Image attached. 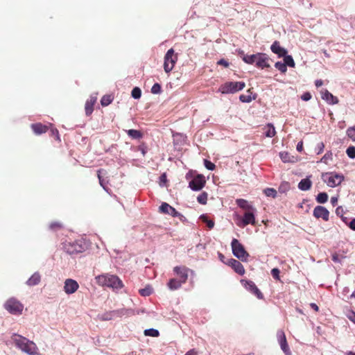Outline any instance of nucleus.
Masks as SVG:
<instances>
[{
  "label": "nucleus",
  "mask_w": 355,
  "mask_h": 355,
  "mask_svg": "<svg viewBox=\"0 0 355 355\" xmlns=\"http://www.w3.org/2000/svg\"><path fill=\"white\" fill-rule=\"evenodd\" d=\"M322 84H323V81L322 80H316L315 81V85L317 87L322 86Z\"/></svg>",
  "instance_id": "nucleus-62"
},
{
  "label": "nucleus",
  "mask_w": 355,
  "mask_h": 355,
  "mask_svg": "<svg viewBox=\"0 0 355 355\" xmlns=\"http://www.w3.org/2000/svg\"><path fill=\"white\" fill-rule=\"evenodd\" d=\"M348 227L355 231V218H353L348 224Z\"/></svg>",
  "instance_id": "nucleus-57"
},
{
  "label": "nucleus",
  "mask_w": 355,
  "mask_h": 355,
  "mask_svg": "<svg viewBox=\"0 0 355 355\" xmlns=\"http://www.w3.org/2000/svg\"><path fill=\"white\" fill-rule=\"evenodd\" d=\"M161 91V85L159 83H155L151 88V92L154 94H158Z\"/></svg>",
  "instance_id": "nucleus-44"
},
{
  "label": "nucleus",
  "mask_w": 355,
  "mask_h": 355,
  "mask_svg": "<svg viewBox=\"0 0 355 355\" xmlns=\"http://www.w3.org/2000/svg\"><path fill=\"white\" fill-rule=\"evenodd\" d=\"M241 282L246 290L251 292L252 294L255 295L257 297V298L263 299V295L262 293L259 291V289L257 288V286L252 281L241 280Z\"/></svg>",
  "instance_id": "nucleus-10"
},
{
  "label": "nucleus",
  "mask_w": 355,
  "mask_h": 355,
  "mask_svg": "<svg viewBox=\"0 0 355 355\" xmlns=\"http://www.w3.org/2000/svg\"><path fill=\"white\" fill-rule=\"evenodd\" d=\"M144 335L151 337H157L159 333V331L155 329H148L144 331Z\"/></svg>",
  "instance_id": "nucleus-32"
},
{
  "label": "nucleus",
  "mask_w": 355,
  "mask_h": 355,
  "mask_svg": "<svg viewBox=\"0 0 355 355\" xmlns=\"http://www.w3.org/2000/svg\"><path fill=\"white\" fill-rule=\"evenodd\" d=\"M346 153L349 158H352V159L355 158V147L354 146L348 147L346 150Z\"/></svg>",
  "instance_id": "nucleus-43"
},
{
  "label": "nucleus",
  "mask_w": 355,
  "mask_h": 355,
  "mask_svg": "<svg viewBox=\"0 0 355 355\" xmlns=\"http://www.w3.org/2000/svg\"><path fill=\"white\" fill-rule=\"evenodd\" d=\"M236 204L239 207H240L242 209H246L247 211H255V208H254L252 205H248V201L244 199H237Z\"/></svg>",
  "instance_id": "nucleus-27"
},
{
  "label": "nucleus",
  "mask_w": 355,
  "mask_h": 355,
  "mask_svg": "<svg viewBox=\"0 0 355 355\" xmlns=\"http://www.w3.org/2000/svg\"><path fill=\"white\" fill-rule=\"evenodd\" d=\"M205 166L209 171H213L215 168V165L214 163L211 162L210 161H208L207 159H205L204 161Z\"/></svg>",
  "instance_id": "nucleus-48"
},
{
  "label": "nucleus",
  "mask_w": 355,
  "mask_h": 355,
  "mask_svg": "<svg viewBox=\"0 0 355 355\" xmlns=\"http://www.w3.org/2000/svg\"><path fill=\"white\" fill-rule=\"evenodd\" d=\"M301 98L304 101H308L311 98V94L309 92H305L302 95Z\"/></svg>",
  "instance_id": "nucleus-52"
},
{
  "label": "nucleus",
  "mask_w": 355,
  "mask_h": 355,
  "mask_svg": "<svg viewBox=\"0 0 355 355\" xmlns=\"http://www.w3.org/2000/svg\"><path fill=\"white\" fill-rule=\"evenodd\" d=\"M281 349H282V351L284 352V354L286 355H291V352L290 351V349L288 347V345L287 344V343L281 346Z\"/></svg>",
  "instance_id": "nucleus-50"
},
{
  "label": "nucleus",
  "mask_w": 355,
  "mask_h": 355,
  "mask_svg": "<svg viewBox=\"0 0 355 355\" xmlns=\"http://www.w3.org/2000/svg\"><path fill=\"white\" fill-rule=\"evenodd\" d=\"M79 288L78 283L73 279H67L64 282V291L67 295L76 293Z\"/></svg>",
  "instance_id": "nucleus-11"
},
{
  "label": "nucleus",
  "mask_w": 355,
  "mask_h": 355,
  "mask_svg": "<svg viewBox=\"0 0 355 355\" xmlns=\"http://www.w3.org/2000/svg\"><path fill=\"white\" fill-rule=\"evenodd\" d=\"M112 101V98L110 95L103 96L101 100V103L103 106H107L110 105Z\"/></svg>",
  "instance_id": "nucleus-38"
},
{
  "label": "nucleus",
  "mask_w": 355,
  "mask_h": 355,
  "mask_svg": "<svg viewBox=\"0 0 355 355\" xmlns=\"http://www.w3.org/2000/svg\"><path fill=\"white\" fill-rule=\"evenodd\" d=\"M131 95L133 98L139 99L141 96V91L139 87H136L132 89Z\"/></svg>",
  "instance_id": "nucleus-40"
},
{
  "label": "nucleus",
  "mask_w": 355,
  "mask_h": 355,
  "mask_svg": "<svg viewBox=\"0 0 355 355\" xmlns=\"http://www.w3.org/2000/svg\"><path fill=\"white\" fill-rule=\"evenodd\" d=\"M233 254L242 261H247L249 254L245 251L243 245L236 239H233L231 243Z\"/></svg>",
  "instance_id": "nucleus-5"
},
{
  "label": "nucleus",
  "mask_w": 355,
  "mask_h": 355,
  "mask_svg": "<svg viewBox=\"0 0 355 355\" xmlns=\"http://www.w3.org/2000/svg\"><path fill=\"white\" fill-rule=\"evenodd\" d=\"M62 227V225L59 223H52L50 225V228L51 230H55V228H60Z\"/></svg>",
  "instance_id": "nucleus-55"
},
{
  "label": "nucleus",
  "mask_w": 355,
  "mask_h": 355,
  "mask_svg": "<svg viewBox=\"0 0 355 355\" xmlns=\"http://www.w3.org/2000/svg\"><path fill=\"white\" fill-rule=\"evenodd\" d=\"M270 49L274 53L278 55L279 57H283L285 56L286 54H287L286 49L282 47L279 45V42L277 41L273 42V44L270 46Z\"/></svg>",
  "instance_id": "nucleus-19"
},
{
  "label": "nucleus",
  "mask_w": 355,
  "mask_h": 355,
  "mask_svg": "<svg viewBox=\"0 0 355 355\" xmlns=\"http://www.w3.org/2000/svg\"><path fill=\"white\" fill-rule=\"evenodd\" d=\"M257 94L252 95L250 89L248 90V94H241L239 99L243 103H250L252 100L256 99Z\"/></svg>",
  "instance_id": "nucleus-23"
},
{
  "label": "nucleus",
  "mask_w": 355,
  "mask_h": 355,
  "mask_svg": "<svg viewBox=\"0 0 355 355\" xmlns=\"http://www.w3.org/2000/svg\"><path fill=\"white\" fill-rule=\"evenodd\" d=\"M313 214L317 218H321L325 221L329 220V212L324 207L316 206L313 209Z\"/></svg>",
  "instance_id": "nucleus-13"
},
{
  "label": "nucleus",
  "mask_w": 355,
  "mask_h": 355,
  "mask_svg": "<svg viewBox=\"0 0 355 355\" xmlns=\"http://www.w3.org/2000/svg\"><path fill=\"white\" fill-rule=\"evenodd\" d=\"M333 159V154L331 151H327L324 155L321 158L320 162L328 164L329 161Z\"/></svg>",
  "instance_id": "nucleus-35"
},
{
  "label": "nucleus",
  "mask_w": 355,
  "mask_h": 355,
  "mask_svg": "<svg viewBox=\"0 0 355 355\" xmlns=\"http://www.w3.org/2000/svg\"><path fill=\"white\" fill-rule=\"evenodd\" d=\"M141 295L146 297L149 296L153 293V288L150 286H146L139 291Z\"/></svg>",
  "instance_id": "nucleus-34"
},
{
  "label": "nucleus",
  "mask_w": 355,
  "mask_h": 355,
  "mask_svg": "<svg viewBox=\"0 0 355 355\" xmlns=\"http://www.w3.org/2000/svg\"><path fill=\"white\" fill-rule=\"evenodd\" d=\"M227 263L239 275H243L245 274L244 267L239 261L234 259H230Z\"/></svg>",
  "instance_id": "nucleus-17"
},
{
  "label": "nucleus",
  "mask_w": 355,
  "mask_h": 355,
  "mask_svg": "<svg viewBox=\"0 0 355 355\" xmlns=\"http://www.w3.org/2000/svg\"><path fill=\"white\" fill-rule=\"evenodd\" d=\"M342 220L348 225L349 223H348V220H347V217H345L344 215L343 216V217H340Z\"/></svg>",
  "instance_id": "nucleus-64"
},
{
  "label": "nucleus",
  "mask_w": 355,
  "mask_h": 355,
  "mask_svg": "<svg viewBox=\"0 0 355 355\" xmlns=\"http://www.w3.org/2000/svg\"><path fill=\"white\" fill-rule=\"evenodd\" d=\"M41 281V276L39 272H35L32 276L26 281V284L29 286H33L39 284Z\"/></svg>",
  "instance_id": "nucleus-21"
},
{
  "label": "nucleus",
  "mask_w": 355,
  "mask_h": 355,
  "mask_svg": "<svg viewBox=\"0 0 355 355\" xmlns=\"http://www.w3.org/2000/svg\"><path fill=\"white\" fill-rule=\"evenodd\" d=\"M185 355H198L197 351H196L194 349H192L187 352Z\"/></svg>",
  "instance_id": "nucleus-60"
},
{
  "label": "nucleus",
  "mask_w": 355,
  "mask_h": 355,
  "mask_svg": "<svg viewBox=\"0 0 355 355\" xmlns=\"http://www.w3.org/2000/svg\"><path fill=\"white\" fill-rule=\"evenodd\" d=\"M128 136L133 139H139L141 137V134L139 130L130 129L127 131Z\"/></svg>",
  "instance_id": "nucleus-33"
},
{
  "label": "nucleus",
  "mask_w": 355,
  "mask_h": 355,
  "mask_svg": "<svg viewBox=\"0 0 355 355\" xmlns=\"http://www.w3.org/2000/svg\"><path fill=\"white\" fill-rule=\"evenodd\" d=\"M328 200V195L325 192H321L318 194L316 196V201L318 203L323 204L325 203Z\"/></svg>",
  "instance_id": "nucleus-30"
},
{
  "label": "nucleus",
  "mask_w": 355,
  "mask_h": 355,
  "mask_svg": "<svg viewBox=\"0 0 355 355\" xmlns=\"http://www.w3.org/2000/svg\"><path fill=\"white\" fill-rule=\"evenodd\" d=\"M310 306H311V307L313 309H314L315 311H318V309H319V308H318V305H317L316 304H315V303H311V304H310Z\"/></svg>",
  "instance_id": "nucleus-63"
},
{
  "label": "nucleus",
  "mask_w": 355,
  "mask_h": 355,
  "mask_svg": "<svg viewBox=\"0 0 355 355\" xmlns=\"http://www.w3.org/2000/svg\"><path fill=\"white\" fill-rule=\"evenodd\" d=\"M271 275L275 279H279V270L278 268L272 269Z\"/></svg>",
  "instance_id": "nucleus-49"
},
{
  "label": "nucleus",
  "mask_w": 355,
  "mask_h": 355,
  "mask_svg": "<svg viewBox=\"0 0 355 355\" xmlns=\"http://www.w3.org/2000/svg\"><path fill=\"white\" fill-rule=\"evenodd\" d=\"M116 313V316L122 317L124 315L130 316L135 314V311L131 309H121L119 310L114 311Z\"/></svg>",
  "instance_id": "nucleus-25"
},
{
  "label": "nucleus",
  "mask_w": 355,
  "mask_h": 355,
  "mask_svg": "<svg viewBox=\"0 0 355 355\" xmlns=\"http://www.w3.org/2000/svg\"><path fill=\"white\" fill-rule=\"evenodd\" d=\"M184 283V282H182L181 279H171L168 283V286L170 290H177L180 288Z\"/></svg>",
  "instance_id": "nucleus-26"
},
{
  "label": "nucleus",
  "mask_w": 355,
  "mask_h": 355,
  "mask_svg": "<svg viewBox=\"0 0 355 355\" xmlns=\"http://www.w3.org/2000/svg\"><path fill=\"white\" fill-rule=\"evenodd\" d=\"M297 150L301 152L303 149V144L302 141L299 142L297 145Z\"/></svg>",
  "instance_id": "nucleus-61"
},
{
  "label": "nucleus",
  "mask_w": 355,
  "mask_h": 355,
  "mask_svg": "<svg viewBox=\"0 0 355 355\" xmlns=\"http://www.w3.org/2000/svg\"><path fill=\"white\" fill-rule=\"evenodd\" d=\"M198 202L201 205H205L207 201V193L205 192L200 194L197 198Z\"/></svg>",
  "instance_id": "nucleus-39"
},
{
  "label": "nucleus",
  "mask_w": 355,
  "mask_h": 355,
  "mask_svg": "<svg viewBox=\"0 0 355 355\" xmlns=\"http://www.w3.org/2000/svg\"><path fill=\"white\" fill-rule=\"evenodd\" d=\"M31 128L33 132L37 135L44 133L47 130V127L41 123L32 124Z\"/></svg>",
  "instance_id": "nucleus-24"
},
{
  "label": "nucleus",
  "mask_w": 355,
  "mask_h": 355,
  "mask_svg": "<svg viewBox=\"0 0 355 355\" xmlns=\"http://www.w3.org/2000/svg\"><path fill=\"white\" fill-rule=\"evenodd\" d=\"M336 214L339 217H343L345 214V210L343 207L339 206L336 209Z\"/></svg>",
  "instance_id": "nucleus-51"
},
{
  "label": "nucleus",
  "mask_w": 355,
  "mask_h": 355,
  "mask_svg": "<svg viewBox=\"0 0 355 355\" xmlns=\"http://www.w3.org/2000/svg\"><path fill=\"white\" fill-rule=\"evenodd\" d=\"M255 211L249 210L245 212L243 218L242 219V226H246L249 224L255 225ZM241 226V225H239Z\"/></svg>",
  "instance_id": "nucleus-15"
},
{
  "label": "nucleus",
  "mask_w": 355,
  "mask_h": 355,
  "mask_svg": "<svg viewBox=\"0 0 355 355\" xmlns=\"http://www.w3.org/2000/svg\"><path fill=\"white\" fill-rule=\"evenodd\" d=\"M265 195L268 197H272L273 198L277 196V191L272 188H267L263 191Z\"/></svg>",
  "instance_id": "nucleus-37"
},
{
  "label": "nucleus",
  "mask_w": 355,
  "mask_h": 355,
  "mask_svg": "<svg viewBox=\"0 0 355 355\" xmlns=\"http://www.w3.org/2000/svg\"><path fill=\"white\" fill-rule=\"evenodd\" d=\"M324 148V144L322 142L318 143L315 147V151L317 155L321 154Z\"/></svg>",
  "instance_id": "nucleus-46"
},
{
  "label": "nucleus",
  "mask_w": 355,
  "mask_h": 355,
  "mask_svg": "<svg viewBox=\"0 0 355 355\" xmlns=\"http://www.w3.org/2000/svg\"><path fill=\"white\" fill-rule=\"evenodd\" d=\"M312 185L311 181L309 178L302 179L298 184V188L302 191H308Z\"/></svg>",
  "instance_id": "nucleus-22"
},
{
  "label": "nucleus",
  "mask_w": 355,
  "mask_h": 355,
  "mask_svg": "<svg viewBox=\"0 0 355 355\" xmlns=\"http://www.w3.org/2000/svg\"><path fill=\"white\" fill-rule=\"evenodd\" d=\"M4 306L9 313L15 315L21 314L24 309L23 304L15 298L8 300Z\"/></svg>",
  "instance_id": "nucleus-9"
},
{
  "label": "nucleus",
  "mask_w": 355,
  "mask_h": 355,
  "mask_svg": "<svg viewBox=\"0 0 355 355\" xmlns=\"http://www.w3.org/2000/svg\"><path fill=\"white\" fill-rule=\"evenodd\" d=\"M177 60L178 55L175 54L174 50L168 49L164 56V69L166 73H169L173 70Z\"/></svg>",
  "instance_id": "nucleus-8"
},
{
  "label": "nucleus",
  "mask_w": 355,
  "mask_h": 355,
  "mask_svg": "<svg viewBox=\"0 0 355 355\" xmlns=\"http://www.w3.org/2000/svg\"><path fill=\"white\" fill-rule=\"evenodd\" d=\"M276 69L280 71L282 73H285L287 71V67H286V64L282 62H277L275 64Z\"/></svg>",
  "instance_id": "nucleus-41"
},
{
  "label": "nucleus",
  "mask_w": 355,
  "mask_h": 355,
  "mask_svg": "<svg viewBox=\"0 0 355 355\" xmlns=\"http://www.w3.org/2000/svg\"><path fill=\"white\" fill-rule=\"evenodd\" d=\"M266 131L265 132V135L268 137H273L275 134L276 131L275 129L274 125L272 123H268L266 127Z\"/></svg>",
  "instance_id": "nucleus-28"
},
{
  "label": "nucleus",
  "mask_w": 355,
  "mask_h": 355,
  "mask_svg": "<svg viewBox=\"0 0 355 355\" xmlns=\"http://www.w3.org/2000/svg\"><path fill=\"white\" fill-rule=\"evenodd\" d=\"M284 57V63L286 64V67L288 66L290 67H295V62L291 55H285Z\"/></svg>",
  "instance_id": "nucleus-31"
},
{
  "label": "nucleus",
  "mask_w": 355,
  "mask_h": 355,
  "mask_svg": "<svg viewBox=\"0 0 355 355\" xmlns=\"http://www.w3.org/2000/svg\"><path fill=\"white\" fill-rule=\"evenodd\" d=\"M206 183L205 177L202 175H198L189 182V187L193 191L201 190Z\"/></svg>",
  "instance_id": "nucleus-12"
},
{
  "label": "nucleus",
  "mask_w": 355,
  "mask_h": 355,
  "mask_svg": "<svg viewBox=\"0 0 355 355\" xmlns=\"http://www.w3.org/2000/svg\"><path fill=\"white\" fill-rule=\"evenodd\" d=\"M96 283L101 286L110 287L114 289H119L123 287L121 280L114 275L103 274L96 277Z\"/></svg>",
  "instance_id": "nucleus-2"
},
{
  "label": "nucleus",
  "mask_w": 355,
  "mask_h": 355,
  "mask_svg": "<svg viewBox=\"0 0 355 355\" xmlns=\"http://www.w3.org/2000/svg\"><path fill=\"white\" fill-rule=\"evenodd\" d=\"M245 86L244 82H227L220 87V91L223 94L235 93L242 90Z\"/></svg>",
  "instance_id": "nucleus-6"
},
{
  "label": "nucleus",
  "mask_w": 355,
  "mask_h": 355,
  "mask_svg": "<svg viewBox=\"0 0 355 355\" xmlns=\"http://www.w3.org/2000/svg\"><path fill=\"white\" fill-rule=\"evenodd\" d=\"M114 316H116V313H114V311L110 313H106L104 314H102L99 315V318L101 320H112Z\"/></svg>",
  "instance_id": "nucleus-36"
},
{
  "label": "nucleus",
  "mask_w": 355,
  "mask_h": 355,
  "mask_svg": "<svg viewBox=\"0 0 355 355\" xmlns=\"http://www.w3.org/2000/svg\"><path fill=\"white\" fill-rule=\"evenodd\" d=\"M174 272L179 275L182 282H186L188 278L189 268L184 266H175L173 268Z\"/></svg>",
  "instance_id": "nucleus-18"
},
{
  "label": "nucleus",
  "mask_w": 355,
  "mask_h": 355,
  "mask_svg": "<svg viewBox=\"0 0 355 355\" xmlns=\"http://www.w3.org/2000/svg\"><path fill=\"white\" fill-rule=\"evenodd\" d=\"M347 137L355 141V127H350L347 130Z\"/></svg>",
  "instance_id": "nucleus-42"
},
{
  "label": "nucleus",
  "mask_w": 355,
  "mask_h": 355,
  "mask_svg": "<svg viewBox=\"0 0 355 355\" xmlns=\"http://www.w3.org/2000/svg\"><path fill=\"white\" fill-rule=\"evenodd\" d=\"M160 212L171 215L173 217L180 216L181 214L166 202H163L159 207Z\"/></svg>",
  "instance_id": "nucleus-14"
},
{
  "label": "nucleus",
  "mask_w": 355,
  "mask_h": 355,
  "mask_svg": "<svg viewBox=\"0 0 355 355\" xmlns=\"http://www.w3.org/2000/svg\"><path fill=\"white\" fill-rule=\"evenodd\" d=\"M277 337L280 347L287 343L286 336L282 330L277 331Z\"/></svg>",
  "instance_id": "nucleus-29"
},
{
  "label": "nucleus",
  "mask_w": 355,
  "mask_h": 355,
  "mask_svg": "<svg viewBox=\"0 0 355 355\" xmlns=\"http://www.w3.org/2000/svg\"><path fill=\"white\" fill-rule=\"evenodd\" d=\"M96 96H90L89 99L86 101L85 103V113L86 114L90 115L93 112V107L96 101Z\"/></svg>",
  "instance_id": "nucleus-20"
},
{
  "label": "nucleus",
  "mask_w": 355,
  "mask_h": 355,
  "mask_svg": "<svg viewBox=\"0 0 355 355\" xmlns=\"http://www.w3.org/2000/svg\"><path fill=\"white\" fill-rule=\"evenodd\" d=\"M12 340L15 346L22 352L29 355H38V349L33 341L28 340L18 334H14L12 336Z\"/></svg>",
  "instance_id": "nucleus-1"
},
{
  "label": "nucleus",
  "mask_w": 355,
  "mask_h": 355,
  "mask_svg": "<svg viewBox=\"0 0 355 355\" xmlns=\"http://www.w3.org/2000/svg\"><path fill=\"white\" fill-rule=\"evenodd\" d=\"M218 64H220V65H223L225 67H227L229 66V63L227 61H226L224 59H221L218 62Z\"/></svg>",
  "instance_id": "nucleus-56"
},
{
  "label": "nucleus",
  "mask_w": 355,
  "mask_h": 355,
  "mask_svg": "<svg viewBox=\"0 0 355 355\" xmlns=\"http://www.w3.org/2000/svg\"><path fill=\"white\" fill-rule=\"evenodd\" d=\"M101 170H99L98 171V180H99V182H100V184L101 186L105 189V190H107L106 189V187L103 184V180L101 176Z\"/></svg>",
  "instance_id": "nucleus-54"
},
{
  "label": "nucleus",
  "mask_w": 355,
  "mask_h": 355,
  "mask_svg": "<svg viewBox=\"0 0 355 355\" xmlns=\"http://www.w3.org/2000/svg\"><path fill=\"white\" fill-rule=\"evenodd\" d=\"M332 260L334 262H336V263H340L341 262V260L339 258L338 255L337 254H336V253L332 254Z\"/></svg>",
  "instance_id": "nucleus-58"
},
{
  "label": "nucleus",
  "mask_w": 355,
  "mask_h": 355,
  "mask_svg": "<svg viewBox=\"0 0 355 355\" xmlns=\"http://www.w3.org/2000/svg\"><path fill=\"white\" fill-rule=\"evenodd\" d=\"M322 179L329 187H335L341 184L344 180V176L336 173H326L322 174Z\"/></svg>",
  "instance_id": "nucleus-7"
},
{
  "label": "nucleus",
  "mask_w": 355,
  "mask_h": 355,
  "mask_svg": "<svg viewBox=\"0 0 355 355\" xmlns=\"http://www.w3.org/2000/svg\"><path fill=\"white\" fill-rule=\"evenodd\" d=\"M338 196H333L331 198V203L333 206H336L338 202Z\"/></svg>",
  "instance_id": "nucleus-59"
},
{
  "label": "nucleus",
  "mask_w": 355,
  "mask_h": 355,
  "mask_svg": "<svg viewBox=\"0 0 355 355\" xmlns=\"http://www.w3.org/2000/svg\"><path fill=\"white\" fill-rule=\"evenodd\" d=\"M345 315L349 320L355 324V312L353 311H348Z\"/></svg>",
  "instance_id": "nucleus-47"
},
{
  "label": "nucleus",
  "mask_w": 355,
  "mask_h": 355,
  "mask_svg": "<svg viewBox=\"0 0 355 355\" xmlns=\"http://www.w3.org/2000/svg\"><path fill=\"white\" fill-rule=\"evenodd\" d=\"M200 218L203 220V221H205L207 225V227L209 228V229H211L214 227V222L213 220H208L207 216H205V215H202L200 216Z\"/></svg>",
  "instance_id": "nucleus-45"
},
{
  "label": "nucleus",
  "mask_w": 355,
  "mask_h": 355,
  "mask_svg": "<svg viewBox=\"0 0 355 355\" xmlns=\"http://www.w3.org/2000/svg\"><path fill=\"white\" fill-rule=\"evenodd\" d=\"M243 60L247 64H255L257 67L261 69L269 67L268 58L264 53L246 55L243 56Z\"/></svg>",
  "instance_id": "nucleus-4"
},
{
  "label": "nucleus",
  "mask_w": 355,
  "mask_h": 355,
  "mask_svg": "<svg viewBox=\"0 0 355 355\" xmlns=\"http://www.w3.org/2000/svg\"><path fill=\"white\" fill-rule=\"evenodd\" d=\"M62 248L67 254L73 255L85 252L87 248L86 243L83 239L73 241H66L62 243Z\"/></svg>",
  "instance_id": "nucleus-3"
},
{
  "label": "nucleus",
  "mask_w": 355,
  "mask_h": 355,
  "mask_svg": "<svg viewBox=\"0 0 355 355\" xmlns=\"http://www.w3.org/2000/svg\"><path fill=\"white\" fill-rule=\"evenodd\" d=\"M279 156L284 162H287L288 161V154L287 153H285V152L280 153Z\"/></svg>",
  "instance_id": "nucleus-53"
},
{
  "label": "nucleus",
  "mask_w": 355,
  "mask_h": 355,
  "mask_svg": "<svg viewBox=\"0 0 355 355\" xmlns=\"http://www.w3.org/2000/svg\"><path fill=\"white\" fill-rule=\"evenodd\" d=\"M320 93H321V98L324 101H325L327 103L331 104V105H335L338 103V98L336 96H334L327 89H322Z\"/></svg>",
  "instance_id": "nucleus-16"
}]
</instances>
